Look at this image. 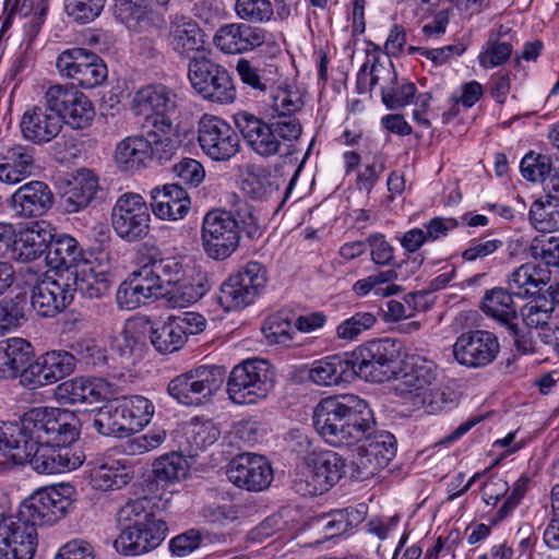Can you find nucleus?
Masks as SVG:
<instances>
[{"label": "nucleus", "mask_w": 559, "mask_h": 559, "mask_svg": "<svg viewBox=\"0 0 559 559\" xmlns=\"http://www.w3.org/2000/svg\"><path fill=\"white\" fill-rule=\"evenodd\" d=\"M236 72L242 84L259 93H265L275 82L278 67L260 59L240 58Z\"/></svg>", "instance_id": "obj_38"}, {"label": "nucleus", "mask_w": 559, "mask_h": 559, "mask_svg": "<svg viewBox=\"0 0 559 559\" xmlns=\"http://www.w3.org/2000/svg\"><path fill=\"white\" fill-rule=\"evenodd\" d=\"M74 495L75 489L69 484L43 488L25 499L19 510L35 526L51 525L73 508Z\"/></svg>", "instance_id": "obj_8"}, {"label": "nucleus", "mask_w": 559, "mask_h": 559, "mask_svg": "<svg viewBox=\"0 0 559 559\" xmlns=\"http://www.w3.org/2000/svg\"><path fill=\"white\" fill-rule=\"evenodd\" d=\"M198 141L213 160L226 162L240 150V140L233 127L216 116L204 115L199 122Z\"/></svg>", "instance_id": "obj_16"}, {"label": "nucleus", "mask_w": 559, "mask_h": 559, "mask_svg": "<svg viewBox=\"0 0 559 559\" xmlns=\"http://www.w3.org/2000/svg\"><path fill=\"white\" fill-rule=\"evenodd\" d=\"M545 284V271L533 263L522 264L508 280L509 289L521 298L536 294Z\"/></svg>", "instance_id": "obj_44"}, {"label": "nucleus", "mask_w": 559, "mask_h": 559, "mask_svg": "<svg viewBox=\"0 0 559 559\" xmlns=\"http://www.w3.org/2000/svg\"><path fill=\"white\" fill-rule=\"evenodd\" d=\"M0 540L10 543L21 549L25 546L27 555L32 558L37 546L36 526L19 510L16 514L3 518L0 521Z\"/></svg>", "instance_id": "obj_37"}, {"label": "nucleus", "mask_w": 559, "mask_h": 559, "mask_svg": "<svg viewBox=\"0 0 559 559\" xmlns=\"http://www.w3.org/2000/svg\"><path fill=\"white\" fill-rule=\"evenodd\" d=\"M152 211L162 219H182L191 206L187 191L178 183L156 187L152 190Z\"/></svg>", "instance_id": "obj_32"}, {"label": "nucleus", "mask_w": 559, "mask_h": 559, "mask_svg": "<svg viewBox=\"0 0 559 559\" xmlns=\"http://www.w3.org/2000/svg\"><path fill=\"white\" fill-rule=\"evenodd\" d=\"M416 92L415 84L408 81L399 86L390 84L381 88L382 102L388 109L402 108L413 102Z\"/></svg>", "instance_id": "obj_62"}, {"label": "nucleus", "mask_w": 559, "mask_h": 559, "mask_svg": "<svg viewBox=\"0 0 559 559\" xmlns=\"http://www.w3.org/2000/svg\"><path fill=\"white\" fill-rule=\"evenodd\" d=\"M51 88L64 123L78 130L85 129L92 123L95 110L86 95L73 85L56 84Z\"/></svg>", "instance_id": "obj_22"}, {"label": "nucleus", "mask_w": 559, "mask_h": 559, "mask_svg": "<svg viewBox=\"0 0 559 559\" xmlns=\"http://www.w3.org/2000/svg\"><path fill=\"white\" fill-rule=\"evenodd\" d=\"M377 321L374 313L369 311H357L337 325L336 336L347 342L355 341L364 332L372 329Z\"/></svg>", "instance_id": "obj_53"}, {"label": "nucleus", "mask_w": 559, "mask_h": 559, "mask_svg": "<svg viewBox=\"0 0 559 559\" xmlns=\"http://www.w3.org/2000/svg\"><path fill=\"white\" fill-rule=\"evenodd\" d=\"M37 168L36 150L14 144L0 153V181L15 185L32 176Z\"/></svg>", "instance_id": "obj_28"}, {"label": "nucleus", "mask_w": 559, "mask_h": 559, "mask_svg": "<svg viewBox=\"0 0 559 559\" xmlns=\"http://www.w3.org/2000/svg\"><path fill=\"white\" fill-rule=\"evenodd\" d=\"M280 185L272 171L261 165H248L242 191L253 200L266 201L278 192Z\"/></svg>", "instance_id": "obj_42"}, {"label": "nucleus", "mask_w": 559, "mask_h": 559, "mask_svg": "<svg viewBox=\"0 0 559 559\" xmlns=\"http://www.w3.org/2000/svg\"><path fill=\"white\" fill-rule=\"evenodd\" d=\"M187 342L182 331L179 330L169 317L165 322L155 323L151 331V343L162 354H171L179 350Z\"/></svg>", "instance_id": "obj_47"}, {"label": "nucleus", "mask_w": 559, "mask_h": 559, "mask_svg": "<svg viewBox=\"0 0 559 559\" xmlns=\"http://www.w3.org/2000/svg\"><path fill=\"white\" fill-rule=\"evenodd\" d=\"M267 282V272L257 261L248 262L221 286L217 301L226 311L238 310L252 304Z\"/></svg>", "instance_id": "obj_10"}, {"label": "nucleus", "mask_w": 559, "mask_h": 559, "mask_svg": "<svg viewBox=\"0 0 559 559\" xmlns=\"http://www.w3.org/2000/svg\"><path fill=\"white\" fill-rule=\"evenodd\" d=\"M143 335L128 326L115 338L114 347L126 359L141 357L144 348Z\"/></svg>", "instance_id": "obj_63"}, {"label": "nucleus", "mask_w": 559, "mask_h": 559, "mask_svg": "<svg viewBox=\"0 0 559 559\" xmlns=\"http://www.w3.org/2000/svg\"><path fill=\"white\" fill-rule=\"evenodd\" d=\"M151 14L146 0H115V16L128 27H134Z\"/></svg>", "instance_id": "obj_56"}, {"label": "nucleus", "mask_w": 559, "mask_h": 559, "mask_svg": "<svg viewBox=\"0 0 559 559\" xmlns=\"http://www.w3.org/2000/svg\"><path fill=\"white\" fill-rule=\"evenodd\" d=\"M528 252L532 258L540 260L547 266L559 267V239L535 237L528 247Z\"/></svg>", "instance_id": "obj_64"}, {"label": "nucleus", "mask_w": 559, "mask_h": 559, "mask_svg": "<svg viewBox=\"0 0 559 559\" xmlns=\"http://www.w3.org/2000/svg\"><path fill=\"white\" fill-rule=\"evenodd\" d=\"M53 202L50 188L43 181L34 180L20 187L12 195L10 204L21 217H38L44 215Z\"/></svg>", "instance_id": "obj_26"}, {"label": "nucleus", "mask_w": 559, "mask_h": 559, "mask_svg": "<svg viewBox=\"0 0 559 559\" xmlns=\"http://www.w3.org/2000/svg\"><path fill=\"white\" fill-rule=\"evenodd\" d=\"M93 427L103 436L124 437L132 433L121 397L114 399L97 409Z\"/></svg>", "instance_id": "obj_39"}, {"label": "nucleus", "mask_w": 559, "mask_h": 559, "mask_svg": "<svg viewBox=\"0 0 559 559\" xmlns=\"http://www.w3.org/2000/svg\"><path fill=\"white\" fill-rule=\"evenodd\" d=\"M57 69L62 78L70 79L83 88L102 85L108 75L107 66L95 52L85 48L63 50L57 58Z\"/></svg>", "instance_id": "obj_13"}, {"label": "nucleus", "mask_w": 559, "mask_h": 559, "mask_svg": "<svg viewBox=\"0 0 559 559\" xmlns=\"http://www.w3.org/2000/svg\"><path fill=\"white\" fill-rule=\"evenodd\" d=\"M31 313L26 294L19 293L14 297L0 300V335L25 324Z\"/></svg>", "instance_id": "obj_45"}, {"label": "nucleus", "mask_w": 559, "mask_h": 559, "mask_svg": "<svg viewBox=\"0 0 559 559\" xmlns=\"http://www.w3.org/2000/svg\"><path fill=\"white\" fill-rule=\"evenodd\" d=\"M73 300V289L69 283L45 276L32 288L28 306L43 318H53L61 313Z\"/></svg>", "instance_id": "obj_21"}, {"label": "nucleus", "mask_w": 559, "mask_h": 559, "mask_svg": "<svg viewBox=\"0 0 559 559\" xmlns=\"http://www.w3.org/2000/svg\"><path fill=\"white\" fill-rule=\"evenodd\" d=\"M98 190V180L94 173L87 168H80L68 181L62 195V205L67 213H76L92 202Z\"/></svg>", "instance_id": "obj_34"}, {"label": "nucleus", "mask_w": 559, "mask_h": 559, "mask_svg": "<svg viewBox=\"0 0 559 559\" xmlns=\"http://www.w3.org/2000/svg\"><path fill=\"white\" fill-rule=\"evenodd\" d=\"M58 394L70 404H94L110 399L114 391L103 378L79 377L59 384Z\"/></svg>", "instance_id": "obj_29"}, {"label": "nucleus", "mask_w": 559, "mask_h": 559, "mask_svg": "<svg viewBox=\"0 0 559 559\" xmlns=\"http://www.w3.org/2000/svg\"><path fill=\"white\" fill-rule=\"evenodd\" d=\"M145 139L150 143V160L157 159L160 164L169 160L179 147L177 130L171 119L153 121L152 130Z\"/></svg>", "instance_id": "obj_40"}, {"label": "nucleus", "mask_w": 559, "mask_h": 559, "mask_svg": "<svg viewBox=\"0 0 559 559\" xmlns=\"http://www.w3.org/2000/svg\"><path fill=\"white\" fill-rule=\"evenodd\" d=\"M71 353L76 360L87 367H103L107 364V350L100 342L91 337H83L71 345Z\"/></svg>", "instance_id": "obj_52"}, {"label": "nucleus", "mask_w": 559, "mask_h": 559, "mask_svg": "<svg viewBox=\"0 0 559 559\" xmlns=\"http://www.w3.org/2000/svg\"><path fill=\"white\" fill-rule=\"evenodd\" d=\"M313 426L333 447H350L360 441L386 465L396 454V439L389 431H376V419L368 403L355 394L322 399L313 409Z\"/></svg>", "instance_id": "obj_1"}, {"label": "nucleus", "mask_w": 559, "mask_h": 559, "mask_svg": "<svg viewBox=\"0 0 559 559\" xmlns=\"http://www.w3.org/2000/svg\"><path fill=\"white\" fill-rule=\"evenodd\" d=\"M262 332L271 344L288 345L296 333L295 324L281 316L264 321Z\"/></svg>", "instance_id": "obj_60"}, {"label": "nucleus", "mask_w": 559, "mask_h": 559, "mask_svg": "<svg viewBox=\"0 0 559 559\" xmlns=\"http://www.w3.org/2000/svg\"><path fill=\"white\" fill-rule=\"evenodd\" d=\"M111 225L127 242L144 239L151 230V213L143 197L131 192L121 194L112 207Z\"/></svg>", "instance_id": "obj_12"}, {"label": "nucleus", "mask_w": 559, "mask_h": 559, "mask_svg": "<svg viewBox=\"0 0 559 559\" xmlns=\"http://www.w3.org/2000/svg\"><path fill=\"white\" fill-rule=\"evenodd\" d=\"M234 118L236 127L247 145L255 154L262 157H271L281 152L282 142L275 134L271 121L265 122L248 111H239Z\"/></svg>", "instance_id": "obj_20"}, {"label": "nucleus", "mask_w": 559, "mask_h": 559, "mask_svg": "<svg viewBox=\"0 0 559 559\" xmlns=\"http://www.w3.org/2000/svg\"><path fill=\"white\" fill-rule=\"evenodd\" d=\"M121 400L127 412L129 424H131L132 432L142 429L151 421L154 406L146 397L132 395L121 396Z\"/></svg>", "instance_id": "obj_54"}, {"label": "nucleus", "mask_w": 559, "mask_h": 559, "mask_svg": "<svg viewBox=\"0 0 559 559\" xmlns=\"http://www.w3.org/2000/svg\"><path fill=\"white\" fill-rule=\"evenodd\" d=\"M90 477L93 487L104 491L120 489L130 480L127 468L120 467L118 462L94 467L91 469Z\"/></svg>", "instance_id": "obj_49"}, {"label": "nucleus", "mask_w": 559, "mask_h": 559, "mask_svg": "<svg viewBox=\"0 0 559 559\" xmlns=\"http://www.w3.org/2000/svg\"><path fill=\"white\" fill-rule=\"evenodd\" d=\"M225 370L218 366H200L173 379L168 393L187 406H199L207 402L222 386Z\"/></svg>", "instance_id": "obj_9"}, {"label": "nucleus", "mask_w": 559, "mask_h": 559, "mask_svg": "<svg viewBox=\"0 0 559 559\" xmlns=\"http://www.w3.org/2000/svg\"><path fill=\"white\" fill-rule=\"evenodd\" d=\"M50 224L45 221L33 222L14 238L12 258L17 262L28 263L47 254L51 241Z\"/></svg>", "instance_id": "obj_27"}, {"label": "nucleus", "mask_w": 559, "mask_h": 559, "mask_svg": "<svg viewBox=\"0 0 559 559\" xmlns=\"http://www.w3.org/2000/svg\"><path fill=\"white\" fill-rule=\"evenodd\" d=\"M512 53V45L507 41H500L490 35L484 51L478 56L479 64L485 68H495L509 60Z\"/></svg>", "instance_id": "obj_61"}, {"label": "nucleus", "mask_w": 559, "mask_h": 559, "mask_svg": "<svg viewBox=\"0 0 559 559\" xmlns=\"http://www.w3.org/2000/svg\"><path fill=\"white\" fill-rule=\"evenodd\" d=\"M555 309L556 306L552 300L545 297L536 298L524 306L522 318L528 328H543L548 324Z\"/></svg>", "instance_id": "obj_58"}, {"label": "nucleus", "mask_w": 559, "mask_h": 559, "mask_svg": "<svg viewBox=\"0 0 559 559\" xmlns=\"http://www.w3.org/2000/svg\"><path fill=\"white\" fill-rule=\"evenodd\" d=\"M227 477L241 489L262 491L271 485L273 469L264 456L255 453H241L228 464Z\"/></svg>", "instance_id": "obj_18"}, {"label": "nucleus", "mask_w": 559, "mask_h": 559, "mask_svg": "<svg viewBox=\"0 0 559 559\" xmlns=\"http://www.w3.org/2000/svg\"><path fill=\"white\" fill-rule=\"evenodd\" d=\"M49 362H51L49 352L40 355L34 361L32 359L24 370L23 382L34 388L55 383L56 379L52 378L53 373Z\"/></svg>", "instance_id": "obj_59"}, {"label": "nucleus", "mask_w": 559, "mask_h": 559, "mask_svg": "<svg viewBox=\"0 0 559 559\" xmlns=\"http://www.w3.org/2000/svg\"><path fill=\"white\" fill-rule=\"evenodd\" d=\"M106 0H64L67 15L79 24H87L97 19Z\"/></svg>", "instance_id": "obj_57"}, {"label": "nucleus", "mask_w": 559, "mask_h": 559, "mask_svg": "<svg viewBox=\"0 0 559 559\" xmlns=\"http://www.w3.org/2000/svg\"><path fill=\"white\" fill-rule=\"evenodd\" d=\"M45 260L60 276L64 271L72 273L79 270L86 262L83 249L75 238L67 234L55 235L52 231Z\"/></svg>", "instance_id": "obj_30"}, {"label": "nucleus", "mask_w": 559, "mask_h": 559, "mask_svg": "<svg viewBox=\"0 0 559 559\" xmlns=\"http://www.w3.org/2000/svg\"><path fill=\"white\" fill-rule=\"evenodd\" d=\"M156 503L143 497L127 502L118 511V521L122 525L114 546L124 556H139L157 548L166 538V522L156 516Z\"/></svg>", "instance_id": "obj_3"}, {"label": "nucleus", "mask_w": 559, "mask_h": 559, "mask_svg": "<svg viewBox=\"0 0 559 559\" xmlns=\"http://www.w3.org/2000/svg\"><path fill=\"white\" fill-rule=\"evenodd\" d=\"M134 103L141 112H153L155 120L171 119L177 108V94L163 84H152L139 90Z\"/></svg>", "instance_id": "obj_33"}, {"label": "nucleus", "mask_w": 559, "mask_h": 559, "mask_svg": "<svg viewBox=\"0 0 559 559\" xmlns=\"http://www.w3.org/2000/svg\"><path fill=\"white\" fill-rule=\"evenodd\" d=\"M33 345L22 337L0 341V380H13L21 377L28 362L34 358Z\"/></svg>", "instance_id": "obj_31"}, {"label": "nucleus", "mask_w": 559, "mask_h": 559, "mask_svg": "<svg viewBox=\"0 0 559 559\" xmlns=\"http://www.w3.org/2000/svg\"><path fill=\"white\" fill-rule=\"evenodd\" d=\"M234 11L238 19L251 25L269 23L274 15L270 0H236Z\"/></svg>", "instance_id": "obj_51"}, {"label": "nucleus", "mask_w": 559, "mask_h": 559, "mask_svg": "<svg viewBox=\"0 0 559 559\" xmlns=\"http://www.w3.org/2000/svg\"><path fill=\"white\" fill-rule=\"evenodd\" d=\"M512 292L496 287L487 290L481 302V310L488 317L516 334L518 311Z\"/></svg>", "instance_id": "obj_35"}, {"label": "nucleus", "mask_w": 559, "mask_h": 559, "mask_svg": "<svg viewBox=\"0 0 559 559\" xmlns=\"http://www.w3.org/2000/svg\"><path fill=\"white\" fill-rule=\"evenodd\" d=\"M169 289H164L159 277L148 257L142 258L141 264L122 282L116 295L121 309L132 310L140 307L150 298L166 296Z\"/></svg>", "instance_id": "obj_15"}, {"label": "nucleus", "mask_w": 559, "mask_h": 559, "mask_svg": "<svg viewBox=\"0 0 559 559\" xmlns=\"http://www.w3.org/2000/svg\"><path fill=\"white\" fill-rule=\"evenodd\" d=\"M167 41L180 58L192 59V53L203 49L202 29L190 16L176 14L169 22Z\"/></svg>", "instance_id": "obj_25"}, {"label": "nucleus", "mask_w": 559, "mask_h": 559, "mask_svg": "<svg viewBox=\"0 0 559 559\" xmlns=\"http://www.w3.org/2000/svg\"><path fill=\"white\" fill-rule=\"evenodd\" d=\"M311 484L309 495L322 493L334 486L345 473V460L333 451L313 452L307 459Z\"/></svg>", "instance_id": "obj_24"}, {"label": "nucleus", "mask_w": 559, "mask_h": 559, "mask_svg": "<svg viewBox=\"0 0 559 559\" xmlns=\"http://www.w3.org/2000/svg\"><path fill=\"white\" fill-rule=\"evenodd\" d=\"M63 124L64 120L59 112L50 86L45 92L43 99L23 114L20 128L26 141L44 145L58 136Z\"/></svg>", "instance_id": "obj_11"}, {"label": "nucleus", "mask_w": 559, "mask_h": 559, "mask_svg": "<svg viewBox=\"0 0 559 559\" xmlns=\"http://www.w3.org/2000/svg\"><path fill=\"white\" fill-rule=\"evenodd\" d=\"M274 386L273 372L263 359L246 360L233 368L227 392L236 404H254L267 396Z\"/></svg>", "instance_id": "obj_6"}, {"label": "nucleus", "mask_w": 559, "mask_h": 559, "mask_svg": "<svg viewBox=\"0 0 559 559\" xmlns=\"http://www.w3.org/2000/svg\"><path fill=\"white\" fill-rule=\"evenodd\" d=\"M349 356L333 355L316 361L309 370V378L318 385H337L354 380Z\"/></svg>", "instance_id": "obj_36"}, {"label": "nucleus", "mask_w": 559, "mask_h": 559, "mask_svg": "<svg viewBox=\"0 0 559 559\" xmlns=\"http://www.w3.org/2000/svg\"><path fill=\"white\" fill-rule=\"evenodd\" d=\"M241 233L250 239L262 235L252 206L236 198L228 210L215 209L205 214L201 230L203 249L213 260H226L237 250Z\"/></svg>", "instance_id": "obj_2"}, {"label": "nucleus", "mask_w": 559, "mask_h": 559, "mask_svg": "<svg viewBox=\"0 0 559 559\" xmlns=\"http://www.w3.org/2000/svg\"><path fill=\"white\" fill-rule=\"evenodd\" d=\"M360 521L359 513L353 509L334 510L313 520L312 525L324 533V539H331L349 531Z\"/></svg>", "instance_id": "obj_46"}, {"label": "nucleus", "mask_w": 559, "mask_h": 559, "mask_svg": "<svg viewBox=\"0 0 559 559\" xmlns=\"http://www.w3.org/2000/svg\"><path fill=\"white\" fill-rule=\"evenodd\" d=\"M75 288L82 296L90 299H100L108 295L112 281L108 272L97 270L87 262L83 263L79 270L71 273Z\"/></svg>", "instance_id": "obj_41"}, {"label": "nucleus", "mask_w": 559, "mask_h": 559, "mask_svg": "<svg viewBox=\"0 0 559 559\" xmlns=\"http://www.w3.org/2000/svg\"><path fill=\"white\" fill-rule=\"evenodd\" d=\"M557 162L551 156L544 154H536L534 152L527 153L521 162L520 168L522 176L530 181L546 180V176L554 173Z\"/></svg>", "instance_id": "obj_55"}, {"label": "nucleus", "mask_w": 559, "mask_h": 559, "mask_svg": "<svg viewBox=\"0 0 559 559\" xmlns=\"http://www.w3.org/2000/svg\"><path fill=\"white\" fill-rule=\"evenodd\" d=\"M400 348L393 338L367 342L349 355V361L357 377L371 382H384L395 376Z\"/></svg>", "instance_id": "obj_5"}, {"label": "nucleus", "mask_w": 559, "mask_h": 559, "mask_svg": "<svg viewBox=\"0 0 559 559\" xmlns=\"http://www.w3.org/2000/svg\"><path fill=\"white\" fill-rule=\"evenodd\" d=\"M81 423L68 409L33 407L21 417V448L32 450L34 444L71 445L79 439Z\"/></svg>", "instance_id": "obj_4"}, {"label": "nucleus", "mask_w": 559, "mask_h": 559, "mask_svg": "<svg viewBox=\"0 0 559 559\" xmlns=\"http://www.w3.org/2000/svg\"><path fill=\"white\" fill-rule=\"evenodd\" d=\"M148 145L144 136H128L116 147L115 159L123 171L141 169L150 160Z\"/></svg>", "instance_id": "obj_43"}, {"label": "nucleus", "mask_w": 559, "mask_h": 559, "mask_svg": "<svg viewBox=\"0 0 559 559\" xmlns=\"http://www.w3.org/2000/svg\"><path fill=\"white\" fill-rule=\"evenodd\" d=\"M499 350L498 337L485 330L462 333L453 345L455 360L468 368H483L490 365L497 358Z\"/></svg>", "instance_id": "obj_17"}, {"label": "nucleus", "mask_w": 559, "mask_h": 559, "mask_svg": "<svg viewBox=\"0 0 559 559\" xmlns=\"http://www.w3.org/2000/svg\"><path fill=\"white\" fill-rule=\"evenodd\" d=\"M270 37L266 29L245 22L221 26L214 37L215 47L227 55H241L264 45Z\"/></svg>", "instance_id": "obj_19"}, {"label": "nucleus", "mask_w": 559, "mask_h": 559, "mask_svg": "<svg viewBox=\"0 0 559 559\" xmlns=\"http://www.w3.org/2000/svg\"><path fill=\"white\" fill-rule=\"evenodd\" d=\"M530 222L542 233L559 230V203L550 202L543 197L534 201L530 209Z\"/></svg>", "instance_id": "obj_50"}, {"label": "nucleus", "mask_w": 559, "mask_h": 559, "mask_svg": "<svg viewBox=\"0 0 559 559\" xmlns=\"http://www.w3.org/2000/svg\"><path fill=\"white\" fill-rule=\"evenodd\" d=\"M437 377V366L423 356H412L405 361L403 373L395 378L392 390L397 396L412 399L420 396Z\"/></svg>", "instance_id": "obj_23"}, {"label": "nucleus", "mask_w": 559, "mask_h": 559, "mask_svg": "<svg viewBox=\"0 0 559 559\" xmlns=\"http://www.w3.org/2000/svg\"><path fill=\"white\" fill-rule=\"evenodd\" d=\"M188 472V461L182 454L177 452L163 455L153 464L155 480L163 486L186 478Z\"/></svg>", "instance_id": "obj_48"}, {"label": "nucleus", "mask_w": 559, "mask_h": 559, "mask_svg": "<svg viewBox=\"0 0 559 559\" xmlns=\"http://www.w3.org/2000/svg\"><path fill=\"white\" fill-rule=\"evenodd\" d=\"M188 76L197 93L209 102L230 104L237 97L228 70L206 57H194L189 61Z\"/></svg>", "instance_id": "obj_7"}, {"label": "nucleus", "mask_w": 559, "mask_h": 559, "mask_svg": "<svg viewBox=\"0 0 559 559\" xmlns=\"http://www.w3.org/2000/svg\"><path fill=\"white\" fill-rule=\"evenodd\" d=\"M70 445L61 444H34L32 450L21 448L12 453V460L16 464L28 463L38 474H59L72 471L82 465L80 454L73 453Z\"/></svg>", "instance_id": "obj_14"}]
</instances>
